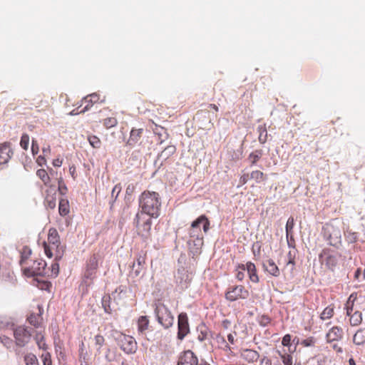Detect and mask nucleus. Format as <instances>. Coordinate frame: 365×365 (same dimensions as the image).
Masks as SVG:
<instances>
[{"mask_svg":"<svg viewBox=\"0 0 365 365\" xmlns=\"http://www.w3.org/2000/svg\"><path fill=\"white\" fill-rule=\"evenodd\" d=\"M139 212H144L153 218L160 215L161 207V200L158 192L145 190L139 197Z\"/></svg>","mask_w":365,"mask_h":365,"instance_id":"f257e3e1","label":"nucleus"},{"mask_svg":"<svg viewBox=\"0 0 365 365\" xmlns=\"http://www.w3.org/2000/svg\"><path fill=\"white\" fill-rule=\"evenodd\" d=\"M45 255L48 257H55L56 260H60L65 252V246L61 245L60 237L55 228L48 230L46 241L43 242Z\"/></svg>","mask_w":365,"mask_h":365,"instance_id":"f03ea898","label":"nucleus"},{"mask_svg":"<svg viewBox=\"0 0 365 365\" xmlns=\"http://www.w3.org/2000/svg\"><path fill=\"white\" fill-rule=\"evenodd\" d=\"M104 259V254L101 251L93 253L86 260L83 273V281L91 284L96 277L99 265Z\"/></svg>","mask_w":365,"mask_h":365,"instance_id":"7ed1b4c3","label":"nucleus"},{"mask_svg":"<svg viewBox=\"0 0 365 365\" xmlns=\"http://www.w3.org/2000/svg\"><path fill=\"white\" fill-rule=\"evenodd\" d=\"M324 237L331 246L336 247L341 243V223L336 220H333L326 223L323 228Z\"/></svg>","mask_w":365,"mask_h":365,"instance_id":"20e7f679","label":"nucleus"},{"mask_svg":"<svg viewBox=\"0 0 365 365\" xmlns=\"http://www.w3.org/2000/svg\"><path fill=\"white\" fill-rule=\"evenodd\" d=\"M153 217L144 212H138L133 220L137 235L144 241L150 237Z\"/></svg>","mask_w":365,"mask_h":365,"instance_id":"39448f33","label":"nucleus"},{"mask_svg":"<svg viewBox=\"0 0 365 365\" xmlns=\"http://www.w3.org/2000/svg\"><path fill=\"white\" fill-rule=\"evenodd\" d=\"M155 314L158 323L164 328L168 329L173 326L174 317L170 309L163 302L158 301L155 304Z\"/></svg>","mask_w":365,"mask_h":365,"instance_id":"423d86ee","label":"nucleus"},{"mask_svg":"<svg viewBox=\"0 0 365 365\" xmlns=\"http://www.w3.org/2000/svg\"><path fill=\"white\" fill-rule=\"evenodd\" d=\"M339 254L330 248H324L319 255V262L331 271H334L338 264Z\"/></svg>","mask_w":365,"mask_h":365,"instance_id":"0eeeda50","label":"nucleus"},{"mask_svg":"<svg viewBox=\"0 0 365 365\" xmlns=\"http://www.w3.org/2000/svg\"><path fill=\"white\" fill-rule=\"evenodd\" d=\"M46 263L43 259H38L24 268L23 272L27 277L46 276L48 270Z\"/></svg>","mask_w":365,"mask_h":365,"instance_id":"6e6552de","label":"nucleus"},{"mask_svg":"<svg viewBox=\"0 0 365 365\" xmlns=\"http://www.w3.org/2000/svg\"><path fill=\"white\" fill-rule=\"evenodd\" d=\"M250 292L243 285H233L227 288L225 297L229 302H235L240 299H246Z\"/></svg>","mask_w":365,"mask_h":365,"instance_id":"1a4fd4ad","label":"nucleus"},{"mask_svg":"<svg viewBox=\"0 0 365 365\" xmlns=\"http://www.w3.org/2000/svg\"><path fill=\"white\" fill-rule=\"evenodd\" d=\"M118 344L120 349L128 354L135 353L138 346L135 339L129 335L122 334L118 338Z\"/></svg>","mask_w":365,"mask_h":365,"instance_id":"9d476101","label":"nucleus"},{"mask_svg":"<svg viewBox=\"0 0 365 365\" xmlns=\"http://www.w3.org/2000/svg\"><path fill=\"white\" fill-rule=\"evenodd\" d=\"M200 224H203V230L205 232H207L209 230V229H210L209 220L207 219V217L205 215H200L198 218H197L195 221H193L192 222L190 232L191 237H199V235L201 232V230L200 228Z\"/></svg>","mask_w":365,"mask_h":365,"instance_id":"9b49d317","label":"nucleus"},{"mask_svg":"<svg viewBox=\"0 0 365 365\" xmlns=\"http://www.w3.org/2000/svg\"><path fill=\"white\" fill-rule=\"evenodd\" d=\"M14 335L16 344L24 346L29 341L31 334L25 327H19L14 330Z\"/></svg>","mask_w":365,"mask_h":365,"instance_id":"f8f14e48","label":"nucleus"},{"mask_svg":"<svg viewBox=\"0 0 365 365\" xmlns=\"http://www.w3.org/2000/svg\"><path fill=\"white\" fill-rule=\"evenodd\" d=\"M190 332L188 318L186 313H180L178 316V338L182 340Z\"/></svg>","mask_w":365,"mask_h":365,"instance_id":"ddd939ff","label":"nucleus"},{"mask_svg":"<svg viewBox=\"0 0 365 365\" xmlns=\"http://www.w3.org/2000/svg\"><path fill=\"white\" fill-rule=\"evenodd\" d=\"M101 101L103 102L104 99L101 100L99 94L96 93H93L91 94H89L86 96L83 100H82V104H85L84 108L81 110L79 112L76 113L73 110L71 114L75 115L77 113H85L86 111L88 110L95 103Z\"/></svg>","mask_w":365,"mask_h":365,"instance_id":"4468645a","label":"nucleus"},{"mask_svg":"<svg viewBox=\"0 0 365 365\" xmlns=\"http://www.w3.org/2000/svg\"><path fill=\"white\" fill-rule=\"evenodd\" d=\"M14 155L11 144L9 142L0 143V165L7 164Z\"/></svg>","mask_w":365,"mask_h":365,"instance_id":"2eb2a0df","label":"nucleus"},{"mask_svg":"<svg viewBox=\"0 0 365 365\" xmlns=\"http://www.w3.org/2000/svg\"><path fill=\"white\" fill-rule=\"evenodd\" d=\"M56 192L57 189L55 185H51L45 190V205L50 208L53 209L56 205Z\"/></svg>","mask_w":365,"mask_h":365,"instance_id":"dca6fc26","label":"nucleus"},{"mask_svg":"<svg viewBox=\"0 0 365 365\" xmlns=\"http://www.w3.org/2000/svg\"><path fill=\"white\" fill-rule=\"evenodd\" d=\"M178 365H198V360L192 351L187 350L180 356Z\"/></svg>","mask_w":365,"mask_h":365,"instance_id":"f3484780","label":"nucleus"},{"mask_svg":"<svg viewBox=\"0 0 365 365\" xmlns=\"http://www.w3.org/2000/svg\"><path fill=\"white\" fill-rule=\"evenodd\" d=\"M137 263L134 262L132 265V271L130 272V274L137 277H139L141 274L145 272V259L143 256H139L137 258Z\"/></svg>","mask_w":365,"mask_h":365,"instance_id":"a211bd4d","label":"nucleus"},{"mask_svg":"<svg viewBox=\"0 0 365 365\" xmlns=\"http://www.w3.org/2000/svg\"><path fill=\"white\" fill-rule=\"evenodd\" d=\"M240 357L247 363H254L259 359V354L253 349H242L240 350Z\"/></svg>","mask_w":365,"mask_h":365,"instance_id":"6ab92c4d","label":"nucleus"},{"mask_svg":"<svg viewBox=\"0 0 365 365\" xmlns=\"http://www.w3.org/2000/svg\"><path fill=\"white\" fill-rule=\"evenodd\" d=\"M78 360L81 365H90L91 364V353L86 349L85 344L81 342L79 345L78 350Z\"/></svg>","mask_w":365,"mask_h":365,"instance_id":"aec40b11","label":"nucleus"},{"mask_svg":"<svg viewBox=\"0 0 365 365\" xmlns=\"http://www.w3.org/2000/svg\"><path fill=\"white\" fill-rule=\"evenodd\" d=\"M264 270L273 277H277L280 275V270L273 259H269L263 263Z\"/></svg>","mask_w":365,"mask_h":365,"instance_id":"412c9836","label":"nucleus"},{"mask_svg":"<svg viewBox=\"0 0 365 365\" xmlns=\"http://www.w3.org/2000/svg\"><path fill=\"white\" fill-rule=\"evenodd\" d=\"M143 133V128L135 129L133 128L130 132L129 138L126 144L130 147L135 146L140 140Z\"/></svg>","mask_w":365,"mask_h":365,"instance_id":"4be33fe9","label":"nucleus"},{"mask_svg":"<svg viewBox=\"0 0 365 365\" xmlns=\"http://www.w3.org/2000/svg\"><path fill=\"white\" fill-rule=\"evenodd\" d=\"M343 329L339 327H332L327 334V341H338L343 337Z\"/></svg>","mask_w":365,"mask_h":365,"instance_id":"5701e85b","label":"nucleus"},{"mask_svg":"<svg viewBox=\"0 0 365 365\" xmlns=\"http://www.w3.org/2000/svg\"><path fill=\"white\" fill-rule=\"evenodd\" d=\"M245 265L250 279L254 283H258L259 281V276L257 273L256 266L254 263L248 262Z\"/></svg>","mask_w":365,"mask_h":365,"instance_id":"b1692460","label":"nucleus"},{"mask_svg":"<svg viewBox=\"0 0 365 365\" xmlns=\"http://www.w3.org/2000/svg\"><path fill=\"white\" fill-rule=\"evenodd\" d=\"M149 319L147 316H141L137 320L138 331L140 334H143L148 329Z\"/></svg>","mask_w":365,"mask_h":365,"instance_id":"393cba45","label":"nucleus"},{"mask_svg":"<svg viewBox=\"0 0 365 365\" xmlns=\"http://www.w3.org/2000/svg\"><path fill=\"white\" fill-rule=\"evenodd\" d=\"M36 175L41 180V181L46 187V188H48L51 185H53V184H51V178L48 172L45 169L37 170Z\"/></svg>","mask_w":365,"mask_h":365,"instance_id":"a878e982","label":"nucleus"},{"mask_svg":"<svg viewBox=\"0 0 365 365\" xmlns=\"http://www.w3.org/2000/svg\"><path fill=\"white\" fill-rule=\"evenodd\" d=\"M294 227V219L293 217H289L287 221L285 230H286V236L288 240V244L289 245V240H293V229Z\"/></svg>","mask_w":365,"mask_h":365,"instance_id":"bb28decb","label":"nucleus"},{"mask_svg":"<svg viewBox=\"0 0 365 365\" xmlns=\"http://www.w3.org/2000/svg\"><path fill=\"white\" fill-rule=\"evenodd\" d=\"M263 151L262 150H255L248 155V160L250 162V165H255L262 158Z\"/></svg>","mask_w":365,"mask_h":365,"instance_id":"cd10ccee","label":"nucleus"},{"mask_svg":"<svg viewBox=\"0 0 365 365\" xmlns=\"http://www.w3.org/2000/svg\"><path fill=\"white\" fill-rule=\"evenodd\" d=\"M353 341L356 345H361L365 343V329H359L358 330L354 337Z\"/></svg>","mask_w":365,"mask_h":365,"instance_id":"c85d7f7f","label":"nucleus"},{"mask_svg":"<svg viewBox=\"0 0 365 365\" xmlns=\"http://www.w3.org/2000/svg\"><path fill=\"white\" fill-rule=\"evenodd\" d=\"M69 204L68 201L66 199H61L59 201L58 212L61 216H66L69 213Z\"/></svg>","mask_w":365,"mask_h":365,"instance_id":"c756f323","label":"nucleus"},{"mask_svg":"<svg viewBox=\"0 0 365 365\" xmlns=\"http://www.w3.org/2000/svg\"><path fill=\"white\" fill-rule=\"evenodd\" d=\"M31 254V251L28 247H24L23 249V252H21V259L20 261V264L21 265L22 270H24V268L25 267H27L29 264V263L28 262V259L30 257Z\"/></svg>","mask_w":365,"mask_h":365,"instance_id":"7c9ffc66","label":"nucleus"},{"mask_svg":"<svg viewBox=\"0 0 365 365\" xmlns=\"http://www.w3.org/2000/svg\"><path fill=\"white\" fill-rule=\"evenodd\" d=\"M356 299V294L352 293L345 304V309L346 310V315H351L353 311L354 301Z\"/></svg>","mask_w":365,"mask_h":365,"instance_id":"2f4dec72","label":"nucleus"},{"mask_svg":"<svg viewBox=\"0 0 365 365\" xmlns=\"http://www.w3.org/2000/svg\"><path fill=\"white\" fill-rule=\"evenodd\" d=\"M350 317V324L351 326H358L362 322V314L359 311H356L353 314L349 315Z\"/></svg>","mask_w":365,"mask_h":365,"instance_id":"473e14b6","label":"nucleus"},{"mask_svg":"<svg viewBox=\"0 0 365 365\" xmlns=\"http://www.w3.org/2000/svg\"><path fill=\"white\" fill-rule=\"evenodd\" d=\"M259 132V141L260 143L264 144L267 140V131L265 125H259L257 128Z\"/></svg>","mask_w":365,"mask_h":365,"instance_id":"72a5a7b5","label":"nucleus"},{"mask_svg":"<svg viewBox=\"0 0 365 365\" xmlns=\"http://www.w3.org/2000/svg\"><path fill=\"white\" fill-rule=\"evenodd\" d=\"M250 179L255 180L256 182H261L266 179V175L263 172L256 170L250 173Z\"/></svg>","mask_w":365,"mask_h":365,"instance_id":"f704fd0d","label":"nucleus"},{"mask_svg":"<svg viewBox=\"0 0 365 365\" xmlns=\"http://www.w3.org/2000/svg\"><path fill=\"white\" fill-rule=\"evenodd\" d=\"M334 313V306L329 305V306L327 307L323 310V312L321 314L320 317L322 320L329 319L333 317Z\"/></svg>","mask_w":365,"mask_h":365,"instance_id":"c9c22d12","label":"nucleus"},{"mask_svg":"<svg viewBox=\"0 0 365 365\" xmlns=\"http://www.w3.org/2000/svg\"><path fill=\"white\" fill-rule=\"evenodd\" d=\"M55 262L51 264V269H47L48 274L46 276L50 277H56L58 274L59 272V264L58 263V260L55 259Z\"/></svg>","mask_w":365,"mask_h":365,"instance_id":"e433bc0d","label":"nucleus"},{"mask_svg":"<svg viewBox=\"0 0 365 365\" xmlns=\"http://www.w3.org/2000/svg\"><path fill=\"white\" fill-rule=\"evenodd\" d=\"M245 265L239 264L235 269V277L238 281H242L245 278Z\"/></svg>","mask_w":365,"mask_h":365,"instance_id":"4c0bfd02","label":"nucleus"},{"mask_svg":"<svg viewBox=\"0 0 365 365\" xmlns=\"http://www.w3.org/2000/svg\"><path fill=\"white\" fill-rule=\"evenodd\" d=\"M93 341H94L95 345L97 347V351L100 352L101 347L105 344L104 336L103 335H101V334H98L94 336Z\"/></svg>","mask_w":365,"mask_h":365,"instance_id":"58836bf2","label":"nucleus"},{"mask_svg":"<svg viewBox=\"0 0 365 365\" xmlns=\"http://www.w3.org/2000/svg\"><path fill=\"white\" fill-rule=\"evenodd\" d=\"M103 124L106 128L109 129L117 125L118 120L114 117H109L103 120Z\"/></svg>","mask_w":365,"mask_h":365,"instance_id":"ea45409f","label":"nucleus"},{"mask_svg":"<svg viewBox=\"0 0 365 365\" xmlns=\"http://www.w3.org/2000/svg\"><path fill=\"white\" fill-rule=\"evenodd\" d=\"M57 191L59 192V193L62 195H66L68 192L67 186L66 185L63 178H59L58 179V187H56Z\"/></svg>","mask_w":365,"mask_h":365,"instance_id":"a19ab883","label":"nucleus"},{"mask_svg":"<svg viewBox=\"0 0 365 365\" xmlns=\"http://www.w3.org/2000/svg\"><path fill=\"white\" fill-rule=\"evenodd\" d=\"M90 145L94 148H99L101 145L100 138L96 135H89L88 137Z\"/></svg>","mask_w":365,"mask_h":365,"instance_id":"79ce46f5","label":"nucleus"},{"mask_svg":"<svg viewBox=\"0 0 365 365\" xmlns=\"http://www.w3.org/2000/svg\"><path fill=\"white\" fill-rule=\"evenodd\" d=\"M280 358L282 361L284 365H292L293 364V358L292 355L289 354H281L280 351H278Z\"/></svg>","mask_w":365,"mask_h":365,"instance_id":"37998d69","label":"nucleus"},{"mask_svg":"<svg viewBox=\"0 0 365 365\" xmlns=\"http://www.w3.org/2000/svg\"><path fill=\"white\" fill-rule=\"evenodd\" d=\"M29 136L28 134H24L22 135L20 140V145L21 147L24 149L27 150L29 148Z\"/></svg>","mask_w":365,"mask_h":365,"instance_id":"c03bdc74","label":"nucleus"},{"mask_svg":"<svg viewBox=\"0 0 365 365\" xmlns=\"http://www.w3.org/2000/svg\"><path fill=\"white\" fill-rule=\"evenodd\" d=\"M25 361L26 365H38V360L34 355L25 356Z\"/></svg>","mask_w":365,"mask_h":365,"instance_id":"a18cd8bd","label":"nucleus"},{"mask_svg":"<svg viewBox=\"0 0 365 365\" xmlns=\"http://www.w3.org/2000/svg\"><path fill=\"white\" fill-rule=\"evenodd\" d=\"M287 258L288 261L287 262V266L292 264V268L294 267L295 264V252L294 251H289L287 253Z\"/></svg>","mask_w":365,"mask_h":365,"instance_id":"49530a36","label":"nucleus"},{"mask_svg":"<svg viewBox=\"0 0 365 365\" xmlns=\"http://www.w3.org/2000/svg\"><path fill=\"white\" fill-rule=\"evenodd\" d=\"M315 339L312 336L305 339L302 341L301 344L305 347L312 346L315 344Z\"/></svg>","mask_w":365,"mask_h":365,"instance_id":"de8ad7c7","label":"nucleus"},{"mask_svg":"<svg viewBox=\"0 0 365 365\" xmlns=\"http://www.w3.org/2000/svg\"><path fill=\"white\" fill-rule=\"evenodd\" d=\"M28 321L31 324L34 325V327H38L39 324V317H36L34 314H31L28 317Z\"/></svg>","mask_w":365,"mask_h":365,"instance_id":"09e8293b","label":"nucleus"},{"mask_svg":"<svg viewBox=\"0 0 365 365\" xmlns=\"http://www.w3.org/2000/svg\"><path fill=\"white\" fill-rule=\"evenodd\" d=\"M292 336L289 334H285L282 340V344L284 346H289L291 344Z\"/></svg>","mask_w":365,"mask_h":365,"instance_id":"8fccbe9b","label":"nucleus"},{"mask_svg":"<svg viewBox=\"0 0 365 365\" xmlns=\"http://www.w3.org/2000/svg\"><path fill=\"white\" fill-rule=\"evenodd\" d=\"M41 357L43 365H52V361L49 353L42 354Z\"/></svg>","mask_w":365,"mask_h":365,"instance_id":"3c124183","label":"nucleus"},{"mask_svg":"<svg viewBox=\"0 0 365 365\" xmlns=\"http://www.w3.org/2000/svg\"><path fill=\"white\" fill-rule=\"evenodd\" d=\"M37 344L40 349H46V344L43 340V337L41 336V339H38V336H36Z\"/></svg>","mask_w":365,"mask_h":365,"instance_id":"603ef678","label":"nucleus"},{"mask_svg":"<svg viewBox=\"0 0 365 365\" xmlns=\"http://www.w3.org/2000/svg\"><path fill=\"white\" fill-rule=\"evenodd\" d=\"M250 178V175H249V174H247V173H245V174H243L242 175H241V177L240 178V185H243L246 184Z\"/></svg>","mask_w":365,"mask_h":365,"instance_id":"864d4df0","label":"nucleus"},{"mask_svg":"<svg viewBox=\"0 0 365 365\" xmlns=\"http://www.w3.org/2000/svg\"><path fill=\"white\" fill-rule=\"evenodd\" d=\"M120 191H121V186H120V184L115 185L114 186V187L113 188V190H112V196H114V195L115 193L116 194L115 195V198H116Z\"/></svg>","mask_w":365,"mask_h":365,"instance_id":"5fc2aeb1","label":"nucleus"},{"mask_svg":"<svg viewBox=\"0 0 365 365\" xmlns=\"http://www.w3.org/2000/svg\"><path fill=\"white\" fill-rule=\"evenodd\" d=\"M259 365H272V360L270 359H269L267 356H264L260 360V364Z\"/></svg>","mask_w":365,"mask_h":365,"instance_id":"6e6d98bb","label":"nucleus"},{"mask_svg":"<svg viewBox=\"0 0 365 365\" xmlns=\"http://www.w3.org/2000/svg\"><path fill=\"white\" fill-rule=\"evenodd\" d=\"M69 173H70L71 175L72 176V178H73V180H76V178L77 177V174H76V169L75 165H73L69 167Z\"/></svg>","mask_w":365,"mask_h":365,"instance_id":"4d7b16f0","label":"nucleus"},{"mask_svg":"<svg viewBox=\"0 0 365 365\" xmlns=\"http://www.w3.org/2000/svg\"><path fill=\"white\" fill-rule=\"evenodd\" d=\"M31 150L34 155L37 154L38 153V145L36 141L32 140L31 145Z\"/></svg>","mask_w":365,"mask_h":365,"instance_id":"13d9d810","label":"nucleus"},{"mask_svg":"<svg viewBox=\"0 0 365 365\" xmlns=\"http://www.w3.org/2000/svg\"><path fill=\"white\" fill-rule=\"evenodd\" d=\"M63 164V159L61 158H56L53 160L52 162V165L54 166V167H61Z\"/></svg>","mask_w":365,"mask_h":365,"instance_id":"bf43d9fd","label":"nucleus"},{"mask_svg":"<svg viewBox=\"0 0 365 365\" xmlns=\"http://www.w3.org/2000/svg\"><path fill=\"white\" fill-rule=\"evenodd\" d=\"M36 163H37L39 165L42 166V165H45V164H46V158H45L43 156L40 155V156H38V157L37 158V159H36Z\"/></svg>","mask_w":365,"mask_h":365,"instance_id":"052dcab7","label":"nucleus"},{"mask_svg":"<svg viewBox=\"0 0 365 365\" xmlns=\"http://www.w3.org/2000/svg\"><path fill=\"white\" fill-rule=\"evenodd\" d=\"M222 325L225 329H227L230 325V322L227 319H225L222 321Z\"/></svg>","mask_w":365,"mask_h":365,"instance_id":"680f3d73","label":"nucleus"},{"mask_svg":"<svg viewBox=\"0 0 365 365\" xmlns=\"http://www.w3.org/2000/svg\"><path fill=\"white\" fill-rule=\"evenodd\" d=\"M227 339L230 344H235V336L232 334H229L227 335Z\"/></svg>","mask_w":365,"mask_h":365,"instance_id":"e2e57ef3","label":"nucleus"},{"mask_svg":"<svg viewBox=\"0 0 365 365\" xmlns=\"http://www.w3.org/2000/svg\"><path fill=\"white\" fill-rule=\"evenodd\" d=\"M51 286L50 283L48 282H43L42 287H41L42 289H47Z\"/></svg>","mask_w":365,"mask_h":365,"instance_id":"0e129e2a","label":"nucleus"},{"mask_svg":"<svg viewBox=\"0 0 365 365\" xmlns=\"http://www.w3.org/2000/svg\"><path fill=\"white\" fill-rule=\"evenodd\" d=\"M103 307H104V310H105V312H106V313H109V314H110V312H111V309H110V307H109V306H108V307H107V306H106L104 304H103Z\"/></svg>","mask_w":365,"mask_h":365,"instance_id":"69168bd1","label":"nucleus"},{"mask_svg":"<svg viewBox=\"0 0 365 365\" xmlns=\"http://www.w3.org/2000/svg\"><path fill=\"white\" fill-rule=\"evenodd\" d=\"M356 240H357L356 234V233H352L351 242H355V241H356Z\"/></svg>","mask_w":365,"mask_h":365,"instance_id":"338daca9","label":"nucleus"},{"mask_svg":"<svg viewBox=\"0 0 365 365\" xmlns=\"http://www.w3.org/2000/svg\"><path fill=\"white\" fill-rule=\"evenodd\" d=\"M121 365H133V364L131 361H123Z\"/></svg>","mask_w":365,"mask_h":365,"instance_id":"774afa93","label":"nucleus"}]
</instances>
